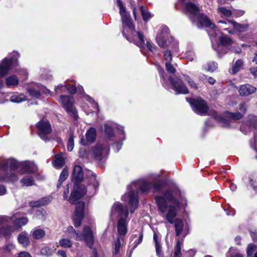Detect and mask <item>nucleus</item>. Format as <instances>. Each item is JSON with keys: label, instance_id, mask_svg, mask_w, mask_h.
<instances>
[{"label": "nucleus", "instance_id": "obj_38", "mask_svg": "<svg viewBox=\"0 0 257 257\" xmlns=\"http://www.w3.org/2000/svg\"><path fill=\"white\" fill-rule=\"evenodd\" d=\"M204 69L210 72L214 71L217 68V64L215 62H210L204 66Z\"/></svg>", "mask_w": 257, "mask_h": 257}, {"label": "nucleus", "instance_id": "obj_40", "mask_svg": "<svg viewBox=\"0 0 257 257\" xmlns=\"http://www.w3.org/2000/svg\"><path fill=\"white\" fill-rule=\"evenodd\" d=\"M59 245L64 248H69L72 245L71 240L67 238H62L59 240Z\"/></svg>", "mask_w": 257, "mask_h": 257}, {"label": "nucleus", "instance_id": "obj_25", "mask_svg": "<svg viewBox=\"0 0 257 257\" xmlns=\"http://www.w3.org/2000/svg\"><path fill=\"white\" fill-rule=\"evenodd\" d=\"M86 179L89 185H91L94 189H96L99 186V183L96 178V175L91 171L87 172Z\"/></svg>", "mask_w": 257, "mask_h": 257}, {"label": "nucleus", "instance_id": "obj_50", "mask_svg": "<svg viewBox=\"0 0 257 257\" xmlns=\"http://www.w3.org/2000/svg\"><path fill=\"white\" fill-rule=\"evenodd\" d=\"M67 89V85H59L55 88V90L56 93H62L65 91Z\"/></svg>", "mask_w": 257, "mask_h": 257}, {"label": "nucleus", "instance_id": "obj_12", "mask_svg": "<svg viewBox=\"0 0 257 257\" xmlns=\"http://www.w3.org/2000/svg\"><path fill=\"white\" fill-rule=\"evenodd\" d=\"M189 103L194 112L198 114L204 115L208 110L207 104L201 98L192 99L189 101Z\"/></svg>", "mask_w": 257, "mask_h": 257}, {"label": "nucleus", "instance_id": "obj_49", "mask_svg": "<svg viewBox=\"0 0 257 257\" xmlns=\"http://www.w3.org/2000/svg\"><path fill=\"white\" fill-rule=\"evenodd\" d=\"M166 69L168 72L174 74L176 72L175 68L171 64V63L166 62Z\"/></svg>", "mask_w": 257, "mask_h": 257}, {"label": "nucleus", "instance_id": "obj_21", "mask_svg": "<svg viewBox=\"0 0 257 257\" xmlns=\"http://www.w3.org/2000/svg\"><path fill=\"white\" fill-rule=\"evenodd\" d=\"M0 180L6 182H14L18 180V177L12 171H1Z\"/></svg>", "mask_w": 257, "mask_h": 257}, {"label": "nucleus", "instance_id": "obj_2", "mask_svg": "<svg viewBox=\"0 0 257 257\" xmlns=\"http://www.w3.org/2000/svg\"><path fill=\"white\" fill-rule=\"evenodd\" d=\"M117 6L119 8V14L121 16L123 36L130 42L134 43L140 48H144L145 45V37L143 33L135 31V26L126 12L125 7L120 0H116Z\"/></svg>", "mask_w": 257, "mask_h": 257}, {"label": "nucleus", "instance_id": "obj_27", "mask_svg": "<svg viewBox=\"0 0 257 257\" xmlns=\"http://www.w3.org/2000/svg\"><path fill=\"white\" fill-rule=\"evenodd\" d=\"M243 116V114H241V112L233 113L228 111L226 112V116L229 119L230 121L239 120Z\"/></svg>", "mask_w": 257, "mask_h": 257}, {"label": "nucleus", "instance_id": "obj_14", "mask_svg": "<svg viewBox=\"0 0 257 257\" xmlns=\"http://www.w3.org/2000/svg\"><path fill=\"white\" fill-rule=\"evenodd\" d=\"M38 134L45 141L49 140L47 135L51 132V125L48 120H41L37 124Z\"/></svg>", "mask_w": 257, "mask_h": 257}, {"label": "nucleus", "instance_id": "obj_23", "mask_svg": "<svg viewBox=\"0 0 257 257\" xmlns=\"http://www.w3.org/2000/svg\"><path fill=\"white\" fill-rule=\"evenodd\" d=\"M18 242L23 247H26L30 244V240L28 232L23 231L18 236Z\"/></svg>", "mask_w": 257, "mask_h": 257}, {"label": "nucleus", "instance_id": "obj_35", "mask_svg": "<svg viewBox=\"0 0 257 257\" xmlns=\"http://www.w3.org/2000/svg\"><path fill=\"white\" fill-rule=\"evenodd\" d=\"M26 100V96L24 94L12 95L10 101L13 102L20 103Z\"/></svg>", "mask_w": 257, "mask_h": 257}, {"label": "nucleus", "instance_id": "obj_37", "mask_svg": "<svg viewBox=\"0 0 257 257\" xmlns=\"http://www.w3.org/2000/svg\"><path fill=\"white\" fill-rule=\"evenodd\" d=\"M182 243L180 240H177L175 247V250L172 257H182L181 252V246Z\"/></svg>", "mask_w": 257, "mask_h": 257}, {"label": "nucleus", "instance_id": "obj_46", "mask_svg": "<svg viewBox=\"0 0 257 257\" xmlns=\"http://www.w3.org/2000/svg\"><path fill=\"white\" fill-rule=\"evenodd\" d=\"M104 132L105 134L108 137H111L113 134V131L112 127L108 125L107 124H105L104 125Z\"/></svg>", "mask_w": 257, "mask_h": 257}, {"label": "nucleus", "instance_id": "obj_24", "mask_svg": "<svg viewBox=\"0 0 257 257\" xmlns=\"http://www.w3.org/2000/svg\"><path fill=\"white\" fill-rule=\"evenodd\" d=\"M64 154L60 153L55 156L54 161H53L54 167L56 168H61L65 164V160L64 157Z\"/></svg>", "mask_w": 257, "mask_h": 257}, {"label": "nucleus", "instance_id": "obj_57", "mask_svg": "<svg viewBox=\"0 0 257 257\" xmlns=\"http://www.w3.org/2000/svg\"><path fill=\"white\" fill-rule=\"evenodd\" d=\"M122 143L118 142L114 143L113 145V148L115 150V151L116 152H117L119 151V150L121 149V147L122 146Z\"/></svg>", "mask_w": 257, "mask_h": 257}, {"label": "nucleus", "instance_id": "obj_55", "mask_svg": "<svg viewBox=\"0 0 257 257\" xmlns=\"http://www.w3.org/2000/svg\"><path fill=\"white\" fill-rule=\"evenodd\" d=\"M41 253L44 255H49L51 254V250L49 247L46 246L41 249Z\"/></svg>", "mask_w": 257, "mask_h": 257}, {"label": "nucleus", "instance_id": "obj_39", "mask_svg": "<svg viewBox=\"0 0 257 257\" xmlns=\"http://www.w3.org/2000/svg\"><path fill=\"white\" fill-rule=\"evenodd\" d=\"M123 237L117 236V239L115 241L114 245V250L113 251V253L117 254L118 253L119 251V249L121 246V240H123Z\"/></svg>", "mask_w": 257, "mask_h": 257}, {"label": "nucleus", "instance_id": "obj_54", "mask_svg": "<svg viewBox=\"0 0 257 257\" xmlns=\"http://www.w3.org/2000/svg\"><path fill=\"white\" fill-rule=\"evenodd\" d=\"M143 238V235L142 233H141L139 235L138 240H137V239H136L135 240V241L134 242V245L132 248V250H134L138 246V244H139L140 243H141L142 242Z\"/></svg>", "mask_w": 257, "mask_h": 257}, {"label": "nucleus", "instance_id": "obj_60", "mask_svg": "<svg viewBox=\"0 0 257 257\" xmlns=\"http://www.w3.org/2000/svg\"><path fill=\"white\" fill-rule=\"evenodd\" d=\"M162 78L163 79V81H162V84L163 85H164V86L166 88V89H169V85L168 84V80H166V79L165 78V76L164 74H162Z\"/></svg>", "mask_w": 257, "mask_h": 257}, {"label": "nucleus", "instance_id": "obj_51", "mask_svg": "<svg viewBox=\"0 0 257 257\" xmlns=\"http://www.w3.org/2000/svg\"><path fill=\"white\" fill-rule=\"evenodd\" d=\"M222 25L220 27V28L226 31L229 34H233L234 33V30L232 29V26L229 25H225V24H221Z\"/></svg>", "mask_w": 257, "mask_h": 257}, {"label": "nucleus", "instance_id": "obj_30", "mask_svg": "<svg viewBox=\"0 0 257 257\" xmlns=\"http://www.w3.org/2000/svg\"><path fill=\"white\" fill-rule=\"evenodd\" d=\"M44 230L41 228H36L32 232L33 237L36 239H39L44 237L45 235Z\"/></svg>", "mask_w": 257, "mask_h": 257}, {"label": "nucleus", "instance_id": "obj_28", "mask_svg": "<svg viewBox=\"0 0 257 257\" xmlns=\"http://www.w3.org/2000/svg\"><path fill=\"white\" fill-rule=\"evenodd\" d=\"M86 139L88 142L92 143L93 142L96 138V130L93 128H90L86 132Z\"/></svg>", "mask_w": 257, "mask_h": 257}, {"label": "nucleus", "instance_id": "obj_17", "mask_svg": "<svg viewBox=\"0 0 257 257\" xmlns=\"http://www.w3.org/2000/svg\"><path fill=\"white\" fill-rule=\"evenodd\" d=\"M108 151L107 146L104 145H97L91 149L92 155L98 161L104 158L108 154Z\"/></svg>", "mask_w": 257, "mask_h": 257}, {"label": "nucleus", "instance_id": "obj_53", "mask_svg": "<svg viewBox=\"0 0 257 257\" xmlns=\"http://www.w3.org/2000/svg\"><path fill=\"white\" fill-rule=\"evenodd\" d=\"M37 214L39 216V218L43 220H45L47 215V212L43 209L39 210Z\"/></svg>", "mask_w": 257, "mask_h": 257}, {"label": "nucleus", "instance_id": "obj_10", "mask_svg": "<svg viewBox=\"0 0 257 257\" xmlns=\"http://www.w3.org/2000/svg\"><path fill=\"white\" fill-rule=\"evenodd\" d=\"M10 58H5L0 63V77H3L9 73V71L17 65V60L19 54L17 52H13Z\"/></svg>", "mask_w": 257, "mask_h": 257}, {"label": "nucleus", "instance_id": "obj_8", "mask_svg": "<svg viewBox=\"0 0 257 257\" xmlns=\"http://www.w3.org/2000/svg\"><path fill=\"white\" fill-rule=\"evenodd\" d=\"M21 166L23 167L24 172H25L31 173L33 172L32 164L30 163L22 164L13 158L5 160L0 164L1 171H12Z\"/></svg>", "mask_w": 257, "mask_h": 257}, {"label": "nucleus", "instance_id": "obj_9", "mask_svg": "<svg viewBox=\"0 0 257 257\" xmlns=\"http://www.w3.org/2000/svg\"><path fill=\"white\" fill-rule=\"evenodd\" d=\"M67 230L71 237H74L77 240H84L88 246L92 247L93 243V236L90 227L85 226L82 233L75 231L72 226H69Z\"/></svg>", "mask_w": 257, "mask_h": 257}, {"label": "nucleus", "instance_id": "obj_3", "mask_svg": "<svg viewBox=\"0 0 257 257\" xmlns=\"http://www.w3.org/2000/svg\"><path fill=\"white\" fill-rule=\"evenodd\" d=\"M183 7L185 14L190 17L192 22L199 28L204 26L215 28V26L204 15L199 12V8L194 0H178Z\"/></svg>", "mask_w": 257, "mask_h": 257}, {"label": "nucleus", "instance_id": "obj_7", "mask_svg": "<svg viewBox=\"0 0 257 257\" xmlns=\"http://www.w3.org/2000/svg\"><path fill=\"white\" fill-rule=\"evenodd\" d=\"M140 185L137 183H132L127 186L128 192L124 194L121 199L123 201L128 200V205L130 207V211L133 213L135 210L138 208L139 199L138 197V189Z\"/></svg>", "mask_w": 257, "mask_h": 257}, {"label": "nucleus", "instance_id": "obj_63", "mask_svg": "<svg viewBox=\"0 0 257 257\" xmlns=\"http://www.w3.org/2000/svg\"><path fill=\"white\" fill-rule=\"evenodd\" d=\"M250 72L254 75L257 76V66L250 68Z\"/></svg>", "mask_w": 257, "mask_h": 257}, {"label": "nucleus", "instance_id": "obj_59", "mask_svg": "<svg viewBox=\"0 0 257 257\" xmlns=\"http://www.w3.org/2000/svg\"><path fill=\"white\" fill-rule=\"evenodd\" d=\"M156 250L157 254L159 257H161V251L162 249V247L160 244H157L155 245Z\"/></svg>", "mask_w": 257, "mask_h": 257}, {"label": "nucleus", "instance_id": "obj_47", "mask_svg": "<svg viewBox=\"0 0 257 257\" xmlns=\"http://www.w3.org/2000/svg\"><path fill=\"white\" fill-rule=\"evenodd\" d=\"M247 105L246 102H242L239 104V109L240 111V112L241 114H243V115L246 113L247 110Z\"/></svg>", "mask_w": 257, "mask_h": 257}, {"label": "nucleus", "instance_id": "obj_42", "mask_svg": "<svg viewBox=\"0 0 257 257\" xmlns=\"http://www.w3.org/2000/svg\"><path fill=\"white\" fill-rule=\"evenodd\" d=\"M140 10L141 11L143 19L145 21H148L152 17L151 14L147 11H146L143 6H142L140 7Z\"/></svg>", "mask_w": 257, "mask_h": 257}, {"label": "nucleus", "instance_id": "obj_19", "mask_svg": "<svg viewBox=\"0 0 257 257\" xmlns=\"http://www.w3.org/2000/svg\"><path fill=\"white\" fill-rule=\"evenodd\" d=\"M169 30L168 28L163 27L162 28L161 32L157 34L156 36V41L158 45L162 48H165L167 46L166 38L169 36Z\"/></svg>", "mask_w": 257, "mask_h": 257}, {"label": "nucleus", "instance_id": "obj_34", "mask_svg": "<svg viewBox=\"0 0 257 257\" xmlns=\"http://www.w3.org/2000/svg\"><path fill=\"white\" fill-rule=\"evenodd\" d=\"M69 137L67 143V150L68 151H71L74 147V137L73 132L71 130H69Z\"/></svg>", "mask_w": 257, "mask_h": 257}, {"label": "nucleus", "instance_id": "obj_56", "mask_svg": "<svg viewBox=\"0 0 257 257\" xmlns=\"http://www.w3.org/2000/svg\"><path fill=\"white\" fill-rule=\"evenodd\" d=\"M186 56L190 61H192L194 59V54L192 51L186 52Z\"/></svg>", "mask_w": 257, "mask_h": 257}, {"label": "nucleus", "instance_id": "obj_33", "mask_svg": "<svg viewBox=\"0 0 257 257\" xmlns=\"http://www.w3.org/2000/svg\"><path fill=\"white\" fill-rule=\"evenodd\" d=\"M19 80L15 75H12L6 79V84L9 86L17 85Z\"/></svg>", "mask_w": 257, "mask_h": 257}, {"label": "nucleus", "instance_id": "obj_13", "mask_svg": "<svg viewBox=\"0 0 257 257\" xmlns=\"http://www.w3.org/2000/svg\"><path fill=\"white\" fill-rule=\"evenodd\" d=\"M60 102L63 104L65 110L73 115L74 119H77L78 115L77 111L73 106V98L67 95H61Z\"/></svg>", "mask_w": 257, "mask_h": 257}, {"label": "nucleus", "instance_id": "obj_58", "mask_svg": "<svg viewBox=\"0 0 257 257\" xmlns=\"http://www.w3.org/2000/svg\"><path fill=\"white\" fill-rule=\"evenodd\" d=\"M15 248V245L13 244H8L5 246L4 249L7 252H10Z\"/></svg>", "mask_w": 257, "mask_h": 257}, {"label": "nucleus", "instance_id": "obj_18", "mask_svg": "<svg viewBox=\"0 0 257 257\" xmlns=\"http://www.w3.org/2000/svg\"><path fill=\"white\" fill-rule=\"evenodd\" d=\"M84 209V203L83 202H79L76 204L74 214L73 216V220L75 227L79 226L81 224V220L83 218Z\"/></svg>", "mask_w": 257, "mask_h": 257}, {"label": "nucleus", "instance_id": "obj_61", "mask_svg": "<svg viewBox=\"0 0 257 257\" xmlns=\"http://www.w3.org/2000/svg\"><path fill=\"white\" fill-rule=\"evenodd\" d=\"M18 257H32L31 254L26 251L21 252Z\"/></svg>", "mask_w": 257, "mask_h": 257}, {"label": "nucleus", "instance_id": "obj_43", "mask_svg": "<svg viewBox=\"0 0 257 257\" xmlns=\"http://www.w3.org/2000/svg\"><path fill=\"white\" fill-rule=\"evenodd\" d=\"M184 80L187 81L189 86L191 88H193L195 90L197 89L198 87L195 82L189 76L187 75H183Z\"/></svg>", "mask_w": 257, "mask_h": 257}, {"label": "nucleus", "instance_id": "obj_48", "mask_svg": "<svg viewBox=\"0 0 257 257\" xmlns=\"http://www.w3.org/2000/svg\"><path fill=\"white\" fill-rule=\"evenodd\" d=\"M164 58L166 62L171 63L172 60V55L169 50L166 51L164 53Z\"/></svg>", "mask_w": 257, "mask_h": 257}, {"label": "nucleus", "instance_id": "obj_44", "mask_svg": "<svg viewBox=\"0 0 257 257\" xmlns=\"http://www.w3.org/2000/svg\"><path fill=\"white\" fill-rule=\"evenodd\" d=\"M83 97L86 101L92 103L93 107L97 108L98 107L97 103H96L93 99L90 96L84 93L83 94Z\"/></svg>", "mask_w": 257, "mask_h": 257}, {"label": "nucleus", "instance_id": "obj_31", "mask_svg": "<svg viewBox=\"0 0 257 257\" xmlns=\"http://www.w3.org/2000/svg\"><path fill=\"white\" fill-rule=\"evenodd\" d=\"M243 64L242 60H237L233 65L230 73L232 74L237 73L241 69Z\"/></svg>", "mask_w": 257, "mask_h": 257}, {"label": "nucleus", "instance_id": "obj_16", "mask_svg": "<svg viewBox=\"0 0 257 257\" xmlns=\"http://www.w3.org/2000/svg\"><path fill=\"white\" fill-rule=\"evenodd\" d=\"M168 81L170 82L173 89L177 94H187L189 93L188 89L183 82L182 80L177 77L173 78L170 77Z\"/></svg>", "mask_w": 257, "mask_h": 257}, {"label": "nucleus", "instance_id": "obj_11", "mask_svg": "<svg viewBox=\"0 0 257 257\" xmlns=\"http://www.w3.org/2000/svg\"><path fill=\"white\" fill-rule=\"evenodd\" d=\"M209 29L208 30V33L210 37V39L212 41V47L213 49L218 52L219 53L222 54L223 53H226V50L223 52H220V49H222L223 47H227L232 44L231 40L228 37H221L220 38V43L217 45V48L215 47V45L213 43V39L215 38L217 35L218 31L217 29L215 27V28L212 29L210 27H208Z\"/></svg>", "mask_w": 257, "mask_h": 257}, {"label": "nucleus", "instance_id": "obj_41", "mask_svg": "<svg viewBox=\"0 0 257 257\" xmlns=\"http://www.w3.org/2000/svg\"><path fill=\"white\" fill-rule=\"evenodd\" d=\"M257 246L255 244H249L246 248V253L248 257H251L253 253L256 250Z\"/></svg>", "mask_w": 257, "mask_h": 257}, {"label": "nucleus", "instance_id": "obj_22", "mask_svg": "<svg viewBox=\"0 0 257 257\" xmlns=\"http://www.w3.org/2000/svg\"><path fill=\"white\" fill-rule=\"evenodd\" d=\"M256 90V88L255 87L247 84L240 86L239 92L240 95L247 96L255 92Z\"/></svg>", "mask_w": 257, "mask_h": 257}, {"label": "nucleus", "instance_id": "obj_62", "mask_svg": "<svg viewBox=\"0 0 257 257\" xmlns=\"http://www.w3.org/2000/svg\"><path fill=\"white\" fill-rule=\"evenodd\" d=\"M6 191V187L4 186L0 185V196L5 194Z\"/></svg>", "mask_w": 257, "mask_h": 257}, {"label": "nucleus", "instance_id": "obj_1", "mask_svg": "<svg viewBox=\"0 0 257 257\" xmlns=\"http://www.w3.org/2000/svg\"><path fill=\"white\" fill-rule=\"evenodd\" d=\"M180 196V192L178 189L169 190L164 192L163 196L155 197V200L160 215L170 223H174L177 236L182 235L184 237L187 233L183 221L180 219L174 220L179 207Z\"/></svg>", "mask_w": 257, "mask_h": 257}, {"label": "nucleus", "instance_id": "obj_32", "mask_svg": "<svg viewBox=\"0 0 257 257\" xmlns=\"http://www.w3.org/2000/svg\"><path fill=\"white\" fill-rule=\"evenodd\" d=\"M68 176V169L65 167L63 169L62 172L61 173L58 180L57 187H59L62 183L67 178Z\"/></svg>", "mask_w": 257, "mask_h": 257}, {"label": "nucleus", "instance_id": "obj_6", "mask_svg": "<svg viewBox=\"0 0 257 257\" xmlns=\"http://www.w3.org/2000/svg\"><path fill=\"white\" fill-rule=\"evenodd\" d=\"M12 220H14V224L17 227H21L28 222V218L25 216L21 217L19 212L15 213L12 217L0 216V227H2L0 228V236L8 235L14 231V228L11 226H3Z\"/></svg>", "mask_w": 257, "mask_h": 257}, {"label": "nucleus", "instance_id": "obj_36", "mask_svg": "<svg viewBox=\"0 0 257 257\" xmlns=\"http://www.w3.org/2000/svg\"><path fill=\"white\" fill-rule=\"evenodd\" d=\"M218 12L222 17H228L232 15L231 11L224 7H218Z\"/></svg>", "mask_w": 257, "mask_h": 257}, {"label": "nucleus", "instance_id": "obj_15", "mask_svg": "<svg viewBox=\"0 0 257 257\" xmlns=\"http://www.w3.org/2000/svg\"><path fill=\"white\" fill-rule=\"evenodd\" d=\"M27 91L31 96L36 98H39L42 93L50 92L45 86L38 83L30 84L27 88Z\"/></svg>", "mask_w": 257, "mask_h": 257}, {"label": "nucleus", "instance_id": "obj_26", "mask_svg": "<svg viewBox=\"0 0 257 257\" xmlns=\"http://www.w3.org/2000/svg\"><path fill=\"white\" fill-rule=\"evenodd\" d=\"M51 200L48 197H44L39 200L32 201L30 203V206L32 207H38L48 204Z\"/></svg>", "mask_w": 257, "mask_h": 257}, {"label": "nucleus", "instance_id": "obj_45", "mask_svg": "<svg viewBox=\"0 0 257 257\" xmlns=\"http://www.w3.org/2000/svg\"><path fill=\"white\" fill-rule=\"evenodd\" d=\"M151 184L145 182L141 186L140 189L143 193H146L151 189Z\"/></svg>", "mask_w": 257, "mask_h": 257}, {"label": "nucleus", "instance_id": "obj_4", "mask_svg": "<svg viewBox=\"0 0 257 257\" xmlns=\"http://www.w3.org/2000/svg\"><path fill=\"white\" fill-rule=\"evenodd\" d=\"M128 215V209L126 206L124 207L121 203L116 202L111 207L110 217L111 219L117 218V236L123 237L127 233V221Z\"/></svg>", "mask_w": 257, "mask_h": 257}, {"label": "nucleus", "instance_id": "obj_52", "mask_svg": "<svg viewBox=\"0 0 257 257\" xmlns=\"http://www.w3.org/2000/svg\"><path fill=\"white\" fill-rule=\"evenodd\" d=\"M76 83H74V84ZM67 85V89L71 94H74L76 92V87L75 85H70V84H66Z\"/></svg>", "mask_w": 257, "mask_h": 257}, {"label": "nucleus", "instance_id": "obj_20", "mask_svg": "<svg viewBox=\"0 0 257 257\" xmlns=\"http://www.w3.org/2000/svg\"><path fill=\"white\" fill-rule=\"evenodd\" d=\"M218 23L220 24H225V25L232 26V29H234V30L239 32H244L248 27V25L247 24H240L233 21L227 20L225 21L220 20L218 21Z\"/></svg>", "mask_w": 257, "mask_h": 257}, {"label": "nucleus", "instance_id": "obj_29", "mask_svg": "<svg viewBox=\"0 0 257 257\" xmlns=\"http://www.w3.org/2000/svg\"><path fill=\"white\" fill-rule=\"evenodd\" d=\"M21 183L23 186H30L34 185L35 180L32 176H26L21 179Z\"/></svg>", "mask_w": 257, "mask_h": 257}, {"label": "nucleus", "instance_id": "obj_5", "mask_svg": "<svg viewBox=\"0 0 257 257\" xmlns=\"http://www.w3.org/2000/svg\"><path fill=\"white\" fill-rule=\"evenodd\" d=\"M83 173L82 167L79 165H75L72 175V181L74 183V190L71 193L69 201L70 203H74L83 196L86 193L85 187L79 185L83 180Z\"/></svg>", "mask_w": 257, "mask_h": 257}, {"label": "nucleus", "instance_id": "obj_64", "mask_svg": "<svg viewBox=\"0 0 257 257\" xmlns=\"http://www.w3.org/2000/svg\"><path fill=\"white\" fill-rule=\"evenodd\" d=\"M58 255L61 256V257H67L66 254V252L62 250H59L57 252Z\"/></svg>", "mask_w": 257, "mask_h": 257}]
</instances>
